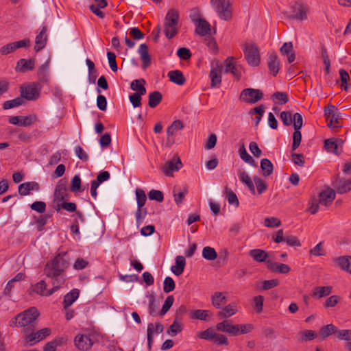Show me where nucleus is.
Returning a JSON list of instances; mask_svg holds the SVG:
<instances>
[{"mask_svg": "<svg viewBox=\"0 0 351 351\" xmlns=\"http://www.w3.org/2000/svg\"><path fill=\"white\" fill-rule=\"evenodd\" d=\"M182 330V324L178 321V313H176V317L172 324L169 327L167 332L171 336H176Z\"/></svg>", "mask_w": 351, "mask_h": 351, "instance_id": "e433bc0d", "label": "nucleus"}, {"mask_svg": "<svg viewBox=\"0 0 351 351\" xmlns=\"http://www.w3.org/2000/svg\"><path fill=\"white\" fill-rule=\"evenodd\" d=\"M137 206L139 208H143L147 200L145 191L141 189H136L135 191Z\"/></svg>", "mask_w": 351, "mask_h": 351, "instance_id": "49530a36", "label": "nucleus"}, {"mask_svg": "<svg viewBox=\"0 0 351 351\" xmlns=\"http://www.w3.org/2000/svg\"><path fill=\"white\" fill-rule=\"evenodd\" d=\"M213 313L208 310H194L190 313V317L195 319L208 321L211 319Z\"/></svg>", "mask_w": 351, "mask_h": 351, "instance_id": "bb28decb", "label": "nucleus"}, {"mask_svg": "<svg viewBox=\"0 0 351 351\" xmlns=\"http://www.w3.org/2000/svg\"><path fill=\"white\" fill-rule=\"evenodd\" d=\"M47 27H43L42 29L36 37L34 50L37 52L43 49L46 45L47 40Z\"/></svg>", "mask_w": 351, "mask_h": 351, "instance_id": "6ab92c4d", "label": "nucleus"}, {"mask_svg": "<svg viewBox=\"0 0 351 351\" xmlns=\"http://www.w3.org/2000/svg\"><path fill=\"white\" fill-rule=\"evenodd\" d=\"M237 312V305L234 302L228 304L222 307L221 311L217 313V316L220 318H226L235 315Z\"/></svg>", "mask_w": 351, "mask_h": 351, "instance_id": "b1692460", "label": "nucleus"}, {"mask_svg": "<svg viewBox=\"0 0 351 351\" xmlns=\"http://www.w3.org/2000/svg\"><path fill=\"white\" fill-rule=\"evenodd\" d=\"M243 53L244 56L250 65L256 66L260 64L261 58L259 49L255 43H245L243 45Z\"/></svg>", "mask_w": 351, "mask_h": 351, "instance_id": "39448f33", "label": "nucleus"}, {"mask_svg": "<svg viewBox=\"0 0 351 351\" xmlns=\"http://www.w3.org/2000/svg\"><path fill=\"white\" fill-rule=\"evenodd\" d=\"M148 197L150 200H155L158 202H162L164 200L163 193L159 190L152 189L148 193Z\"/></svg>", "mask_w": 351, "mask_h": 351, "instance_id": "603ef678", "label": "nucleus"}, {"mask_svg": "<svg viewBox=\"0 0 351 351\" xmlns=\"http://www.w3.org/2000/svg\"><path fill=\"white\" fill-rule=\"evenodd\" d=\"M271 98L275 104L278 105L285 104L289 101L287 94L284 92H276L272 95Z\"/></svg>", "mask_w": 351, "mask_h": 351, "instance_id": "79ce46f5", "label": "nucleus"}, {"mask_svg": "<svg viewBox=\"0 0 351 351\" xmlns=\"http://www.w3.org/2000/svg\"><path fill=\"white\" fill-rule=\"evenodd\" d=\"M50 217L51 215L49 214H45L39 216L36 220V228L38 231L40 232L45 229V226L47 224Z\"/></svg>", "mask_w": 351, "mask_h": 351, "instance_id": "8fccbe9b", "label": "nucleus"}, {"mask_svg": "<svg viewBox=\"0 0 351 351\" xmlns=\"http://www.w3.org/2000/svg\"><path fill=\"white\" fill-rule=\"evenodd\" d=\"M337 332V328L332 324L322 326L319 331V336L322 339H325L328 336Z\"/></svg>", "mask_w": 351, "mask_h": 351, "instance_id": "58836bf2", "label": "nucleus"}, {"mask_svg": "<svg viewBox=\"0 0 351 351\" xmlns=\"http://www.w3.org/2000/svg\"><path fill=\"white\" fill-rule=\"evenodd\" d=\"M34 60L33 59H20L16 65L15 70L16 72L25 73L32 71L34 69Z\"/></svg>", "mask_w": 351, "mask_h": 351, "instance_id": "f3484780", "label": "nucleus"}, {"mask_svg": "<svg viewBox=\"0 0 351 351\" xmlns=\"http://www.w3.org/2000/svg\"><path fill=\"white\" fill-rule=\"evenodd\" d=\"M39 189V184L36 182H27L21 184L18 190L21 195L25 196L29 195L32 191H38Z\"/></svg>", "mask_w": 351, "mask_h": 351, "instance_id": "412c9836", "label": "nucleus"}, {"mask_svg": "<svg viewBox=\"0 0 351 351\" xmlns=\"http://www.w3.org/2000/svg\"><path fill=\"white\" fill-rule=\"evenodd\" d=\"M138 53H139L143 62L142 68L145 69L151 64V56L149 53L147 45L145 43L141 44L138 49Z\"/></svg>", "mask_w": 351, "mask_h": 351, "instance_id": "aec40b11", "label": "nucleus"}, {"mask_svg": "<svg viewBox=\"0 0 351 351\" xmlns=\"http://www.w3.org/2000/svg\"><path fill=\"white\" fill-rule=\"evenodd\" d=\"M216 332L211 328H208L202 332H198L197 336L199 339L212 341L215 337Z\"/></svg>", "mask_w": 351, "mask_h": 351, "instance_id": "de8ad7c7", "label": "nucleus"}, {"mask_svg": "<svg viewBox=\"0 0 351 351\" xmlns=\"http://www.w3.org/2000/svg\"><path fill=\"white\" fill-rule=\"evenodd\" d=\"M60 288H56L53 286L52 289H47V284L45 280H40L36 283L34 287V291L42 296H49Z\"/></svg>", "mask_w": 351, "mask_h": 351, "instance_id": "2eb2a0df", "label": "nucleus"}, {"mask_svg": "<svg viewBox=\"0 0 351 351\" xmlns=\"http://www.w3.org/2000/svg\"><path fill=\"white\" fill-rule=\"evenodd\" d=\"M107 57L110 69L112 71L116 72L118 69L116 62V55L113 52L108 51L107 53Z\"/></svg>", "mask_w": 351, "mask_h": 351, "instance_id": "0e129e2a", "label": "nucleus"}, {"mask_svg": "<svg viewBox=\"0 0 351 351\" xmlns=\"http://www.w3.org/2000/svg\"><path fill=\"white\" fill-rule=\"evenodd\" d=\"M49 67V61L47 60L38 70V77L40 81L46 82L47 81V73Z\"/></svg>", "mask_w": 351, "mask_h": 351, "instance_id": "a19ab883", "label": "nucleus"}, {"mask_svg": "<svg viewBox=\"0 0 351 351\" xmlns=\"http://www.w3.org/2000/svg\"><path fill=\"white\" fill-rule=\"evenodd\" d=\"M339 75L341 81V88L346 91L348 89V81L350 80L348 73L344 69L339 70Z\"/></svg>", "mask_w": 351, "mask_h": 351, "instance_id": "5fc2aeb1", "label": "nucleus"}, {"mask_svg": "<svg viewBox=\"0 0 351 351\" xmlns=\"http://www.w3.org/2000/svg\"><path fill=\"white\" fill-rule=\"evenodd\" d=\"M210 300L215 308L221 309L226 304L227 298L222 292L217 291L211 295Z\"/></svg>", "mask_w": 351, "mask_h": 351, "instance_id": "4be33fe9", "label": "nucleus"}, {"mask_svg": "<svg viewBox=\"0 0 351 351\" xmlns=\"http://www.w3.org/2000/svg\"><path fill=\"white\" fill-rule=\"evenodd\" d=\"M185 265V258L182 256H178L176 257V265H173L171 267V271L175 275L180 276L183 273Z\"/></svg>", "mask_w": 351, "mask_h": 351, "instance_id": "c85d7f7f", "label": "nucleus"}, {"mask_svg": "<svg viewBox=\"0 0 351 351\" xmlns=\"http://www.w3.org/2000/svg\"><path fill=\"white\" fill-rule=\"evenodd\" d=\"M174 302V298L173 295H169L165 299V301L162 305L161 311L158 313L160 316H164L166 313L170 309Z\"/></svg>", "mask_w": 351, "mask_h": 351, "instance_id": "09e8293b", "label": "nucleus"}, {"mask_svg": "<svg viewBox=\"0 0 351 351\" xmlns=\"http://www.w3.org/2000/svg\"><path fill=\"white\" fill-rule=\"evenodd\" d=\"M202 256L208 261H214L217 257V254L213 247L206 246L202 250Z\"/></svg>", "mask_w": 351, "mask_h": 351, "instance_id": "a18cd8bd", "label": "nucleus"}, {"mask_svg": "<svg viewBox=\"0 0 351 351\" xmlns=\"http://www.w3.org/2000/svg\"><path fill=\"white\" fill-rule=\"evenodd\" d=\"M80 291L77 289H72L64 295L63 300L64 308H69L78 298Z\"/></svg>", "mask_w": 351, "mask_h": 351, "instance_id": "2f4dec72", "label": "nucleus"}, {"mask_svg": "<svg viewBox=\"0 0 351 351\" xmlns=\"http://www.w3.org/2000/svg\"><path fill=\"white\" fill-rule=\"evenodd\" d=\"M75 346L82 351H86L90 349L93 342L89 335L79 334L76 335L74 339Z\"/></svg>", "mask_w": 351, "mask_h": 351, "instance_id": "f8f14e48", "label": "nucleus"}, {"mask_svg": "<svg viewBox=\"0 0 351 351\" xmlns=\"http://www.w3.org/2000/svg\"><path fill=\"white\" fill-rule=\"evenodd\" d=\"M176 288L174 280L171 277H166L163 282V291L165 293L173 291Z\"/></svg>", "mask_w": 351, "mask_h": 351, "instance_id": "3c124183", "label": "nucleus"}, {"mask_svg": "<svg viewBox=\"0 0 351 351\" xmlns=\"http://www.w3.org/2000/svg\"><path fill=\"white\" fill-rule=\"evenodd\" d=\"M287 16L291 19L306 20L307 19L306 9L302 5L295 4L291 7V10L289 12H287Z\"/></svg>", "mask_w": 351, "mask_h": 351, "instance_id": "9d476101", "label": "nucleus"}, {"mask_svg": "<svg viewBox=\"0 0 351 351\" xmlns=\"http://www.w3.org/2000/svg\"><path fill=\"white\" fill-rule=\"evenodd\" d=\"M179 12L175 9H171L167 12L164 23V31L167 38H172L178 33Z\"/></svg>", "mask_w": 351, "mask_h": 351, "instance_id": "7ed1b4c3", "label": "nucleus"}, {"mask_svg": "<svg viewBox=\"0 0 351 351\" xmlns=\"http://www.w3.org/2000/svg\"><path fill=\"white\" fill-rule=\"evenodd\" d=\"M239 152L243 160L252 166H256L254 158L247 152L244 144L239 148Z\"/></svg>", "mask_w": 351, "mask_h": 351, "instance_id": "37998d69", "label": "nucleus"}, {"mask_svg": "<svg viewBox=\"0 0 351 351\" xmlns=\"http://www.w3.org/2000/svg\"><path fill=\"white\" fill-rule=\"evenodd\" d=\"M250 256L253 258V259L257 262H266L268 261L267 258L268 257V254L260 249H254L250 251Z\"/></svg>", "mask_w": 351, "mask_h": 351, "instance_id": "72a5a7b5", "label": "nucleus"}, {"mask_svg": "<svg viewBox=\"0 0 351 351\" xmlns=\"http://www.w3.org/2000/svg\"><path fill=\"white\" fill-rule=\"evenodd\" d=\"M324 148L328 152L333 153L336 155H340L342 149H339L337 145V142L335 141V138H330L324 141Z\"/></svg>", "mask_w": 351, "mask_h": 351, "instance_id": "f704fd0d", "label": "nucleus"}, {"mask_svg": "<svg viewBox=\"0 0 351 351\" xmlns=\"http://www.w3.org/2000/svg\"><path fill=\"white\" fill-rule=\"evenodd\" d=\"M157 308L158 305L156 302L155 298L152 295L149 300V313L151 316L154 317L158 314L156 312Z\"/></svg>", "mask_w": 351, "mask_h": 351, "instance_id": "e2e57ef3", "label": "nucleus"}, {"mask_svg": "<svg viewBox=\"0 0 351 351\" xmlns=\"http://www.w3.org/2000/svg\"><path fill=\"white\" fill-rule=\"evenodd\" d=\"M256 313L263 311L264 298L262 295H257L253 299Z\"/></svg>", "mask_w": 351, "mask_h": 351, "instance_id": "69168bd1", "label": "nucleus"}, {"mask_svg": "<svg viewBox=\"0 0 351 351\" xmlns=\"http://www.w3.org/2000/svg\"><path fill=\"white\" fill-rule=\"evenodd\" d=\"M167 76L171 82L178 85H183L186 82L183 73L180 70L171 71L168 73Z\"/></svg>", "mask_w": 351, "mask_h": 351, "instance_id": "7c9ffc66", "label": "nucleus"}, {"mask_svg": "<svg viewBox=\"0 0 351 351\" xmlns=\"http://www.w3.org/2000/svg\"><path fill=\"white\" fill-rule=\"evenodd\" d=\"M274 165L267 158H263L261 160V169L263 171V176L267 177L271 176L274 171Z\"/></svg>", "mask_w": 351, "mask_h": 351, "instance_id": "c9c22d12", "label": "nucleus"}, {"mask_svg": "<svg viewBox=\"0 0 351 351\" xmlns=\"http://www.w3.org/2000/svg\"><path fill=\"white\" fill-rule=\"evenodd\" d=\"M69 193L66 185L59 183L55 189L54 191V200L60 202L64 199H68Z\"/></svg>", "mask_w": 351, "mask_h": 351, "instance_id": "a878e982", "label": "nucleus"}, {"mask_svg": "<svg viewBox=\"0 0 351 351\" xmlns=\"http://www.w3.org/2000/svg\"><path fill=\"white\" fill-rule=\"evenodd\" d=\"M337 332L338 339L341 340L351 341V330H341Z\"/></svg>", "mask_w": 351, "mask_h": 351, "instance_id": "774afa93", "label": "nucleus"}, {"mask_svg": "<svg viewBox=\"0 0 351 351\" xmlns=\"http://www.w3.org/2000/svg\"><path fill=\"white\" fill-rule=\"evenodd\" d=\"M30 208L39 213H43L46 210V204L42 201H36L31 204Z\"/></svg>", "mask_w": 351, "mask_h": 351, "instance_id": "13d9d810", "label": "nucleus"}, {"mask_svg": "<svg viewBox=\"0 0 351 351\" xmlns=\"http://www.w3.org/2000/svg\"><path fill=\"white\" fill-rule=\"evenodd\" d=\"M216 329L218 331L227 332L234 336H237L238 335H239V324H230L228 320H224L221 322L217 324Z\"/></svg>", "mask_w": 351, "mask_h": 351, "instance_id": "ddd939ff", "label": "nucleus"}, {"mask_svg": "<svg viewBox=\"0 0 351 351\" xmlns=\"http://www.w3.org/2000/svg\"><path fill=\"white\" fill-rule=\"evenodd\" d=\"M210 3L219 17L229 21L232 17V11L230 0H211Z\"/></svg>", "mask_w": 351, "mask_h": 351, "instance_id": "20e7f679", "label": "nucleus"}, {"mask_svg": "<svg viewBox=\"0 0 351 351\" xmlns=\"http://www.w3.org/2000/svg\"><path fill=\"white\" fill-rule=\"evenodd\" d=\"M302 124L303 119L302 115L298 112L295 113L293 114V128L295 131L293 134L292 151L296 150L300 145L302 141L300 129L302 127Z\"/></svg>", "mask_w": 351, "mask_h": 351, "instance_id": "423d86ee", "label": "nucleus"}, {"mask_svg": "<svg viewBox=\"0 0 351 351\" xmlns=\"http://www.w3.org/2000/svg\"><path fill=\"white\" fill-rule=\"evenodd\" d=\"M264 225L269 228L279 227L281 225V221L274 217H266L264 220Z\"/></svg>", "mask_w": 351, "mask_h": 351, "instance_id": "4d7b16f0", "label": "nucleus"}, {"mask_svg": "<svg viewBox=\"0 0 351 351\" xmlns=\"http://www.w3.org/2000/svg\"><path fill=\"white\" fill-rule=\"evenodd\" d=\"M24 102L25 100L23 97H16L14 99L5 101L3 104V108L5 110L10 109L21 106Z\"/></svg>", "mask_w": 351, "mask_h": 351, "instance_id": "c03bdc74", "label": "nucleus"}, {"mask_svg": "<svg viewBox=\"0 0 351 351\" xmlns=\"http://www.w3.org/2000/svg\"><path fill=\"white\" fill-rule=\"evenodd\" d=\"M51 333V329L49 328H45L36 332H32L27 336V339L29 341H40Z\"/></svg>", "mask_w": 351, "mask_h": 351, "instance_id": "cd10ccee", "label": "nucleus"}, {"mask_svg": "<svg viewBox=\"0 0 351 351\" xmlns=\"http://www.w3.org/2000/svg\"><path fill=\"white\" fill-rule=\"evenodd\" d=\"M279 65L280 61L278 56L275 53L271 54L268 58V67L274 76H276L278 73L280 69Z\"/></svg>", "mask_w": 351, "mask_h": 351, "instance_id": "c756f323", "label": "nucleus"}, {"mask_svg": "<svg viewBox=\"0 0 351 351\" xmlns=\"http://www.w3.org/2000/svg\"><path fill=\"white\" fill-rule=\"evenodd\" d=\"M177 55L181 60H186L190 59L192 54L189 49L181 47L177 51Z\"/></svg>", "mask_w": 351, "mask_h": 351, "instance_id": "680f3d73", "label": "nucleus"}, {"mask_svg": "<svg viewBox=\"0 0 351 351\" xmlns=\"http://www.w3.org/2000/svg\"><path fill=\"white\" fill-rule=\"evenodd\" d=\"M287 244L291 247H300L301 246V243L300 240L293 235L287 236L285 237V241Z\"/></svg>", "mask_w": 351, "mask_h": 351, "instance_id": "338daca9", "label": "nucleus"}, {"mask_svg": "<svg viewBox=\"0 0 351 351\" xmlns=\"http://www.w3.org/2000/svg\"><path fill=\"white\" fill-rule=\"evenodd\" d=\"M191 21L196 25L195 33L201 36L210 35V25L205 19L201 18H193Z\"/></svg>", "mask_w": 351, "mask_h": 351, "instance_id": "1a4fd4ad", "label": "nucleus"}, {"mask_svg": "<svg viewBox=\"0 0 351 351\" xmlns=\"http://www.w3.org/2000/svg\"><path fill=\"white\" fill-rule=\"evenodd\" d=\"M182 167L181 160L178 156H174L171 160L165 163L162 171L167 176H171L173 171H178Z\"/></svg>", "mask_w": 351, "mask_h": 351, "instance_id": "6e6552de", "label": "nucleus"}, {"mask_svg": "<svg viewBox=\"0 0 351 351\" xmlns=\"http://www.w3.org/2000/svg\"><path fill=\"white\" fill-rule=\"evenodd\" d=\"M162 95L159 91H154L149 95L148 105L150 108L156 107L162 101Z\"/></svg>", "mask_w": 351, "mask_h": 351, "instance_id": "4c0bfd02", "label": "nucleus"}, {"mask_svg": "<svg viewBox=\"0 0 351 351\" xmlns=\"http://www.w3.org/2000/svg\"><path fill=\"white\" fill-rule=\"evenodd\" d=\"M223 66L221 65H217V66L212 68L210 72V77L211 80V86L214 87L219 85L221 82V73Z\"/></svg>", "mask_w": 351, "mask_h": 351, "instance_id": "393cba45", "label": "nucleus"}, {"mask_svg": "<svg viewBox=\"0 0 351 351\" xmlns=\"http://www.w3.org/2000/svg\"><path fill=\"white\" fill-rule=\"evenodd\" d=\"M333 186L339 194H345L351 191V178L348 180L338 178L333 182Z\"/></svg>", "mask_w": 351, "mask_h": 351, "instance_id": "4468645a", "label": "nucleus"}, {"mask_svg": "<svg viewBox=\"0 0 351 351\" xmlns=\"http://www.w3.org/2000/svg\"><path fill=\"white\" fill-rule=\"evenodd\" d=\"M263 97V93L261 90L252 88L243 89L240 95V99L247 104H256Z\"/></svg>", "mask_w": 351, "mask_h": 351, "instance_id": "0eeeda50", "label": "nucleus"}, {"mask_svg": "<svg viewBox=\"0 0 351 351\" xmlns=\"http://www.w3.org/2000/svg\"><path fill=\"white\" fill-rule=\"evenodd\" d=\"M331 291L332 287L330 286L317 287L313 290V295L321 298L322 297L329 295Z\"/></svg>", "mask_w": 351, "mask_h": 351, "instance_id": "ea45409f", "label": "nucleus"}, {"mask_svg": "<svg viewBox=\"0 0 351 351\" xmlns=\"http://www.w3.org/2000/svg\"><path fill=\"white\" fill-rule=\"evenodd\" d=\"M291 159L293 163L300 167H303L305 163L304 156L302 154H291Z\"/></svg>", "mask_w": 351, "mask_h": 351, "instance_id": "052dcab7", "label": "nucleus"}, {"mask_svg": "<svg viewBox=\"0 0 351 351\" xmlns=\"http://www.w3.org/2000/svg\"><path fill=\"white\" fill-rule=\"evenodd\" d=\"M66 255V252L59 253L45 265L44 274L51 280L52 285L56 288L60 289L65 282L64 274L69 265L65 258Z\"/></svg>", "mask_w": 351, "mask_h": 351, "instance_id": "f257e3e1", "label": "nucleus"}, {"mask_svg": "<svg viewBox=\"0 0 351 351\" xmlns=\"http://www.w3.org/2000/svg\"><path fill=\"white\" fill-rule=\"evenodd\" d=\"M280 119L285 126H289L292 123L293 124V117H292L291 114L289 111H282L280 115Z\"/></svg>", "mask_w": 351, "mask_h": 351, "instance_id": "6e6d98bb", "label": "nucleus"}, {"mask_svg": "<svg viewBox=\"0 0 351 351\" xmlns=\"http://www.w3.org/2000/svg\"><path fill=\"white\" fill-rule=\"evenodd\" d=\"M336 193L333 189H328L319 194V202L325 206H330L335 199Z\"/></svg>", "mask_w": 351, "mask_h": 351, "instance_id": "dca6fc26", "label": "nucleus"}, {"mask_svg": "<svg viewBox=\"0 0 351 351\" xmlns=\"http://www.w3.org/2000/svg\"><path fill=\"white\" fill-rule=\"evenodd\" d=\"M267 263V268L273 272L286 274L291 271V267L287 264L271 262L270 260H268Z\"/></svg>", "mask_w": 351, "mask_h": 351, "instance_id": "a211bd4d", "label": "nucleus"}, {"mask_svg": "<svg viewBox=\"0 0 351 351\" xmlns=\"http://www.w3.org/2000/svg\"><path fill=\"white\" fill-rule=\"evenodd\" d=\"M184 128V123L180 120H175L172 122V123L168 127L167 130V138L166 141L167 146H171L174 143V134L182 130Z\"/></svg>", "mask_w": 351, "mask_h": 351, "instance_id": "9b49d317", "label": "nucleus"}, {"mask_svg": "<svg viewBox=\"0 0 351 351\" xmlns=\"http://www.w3.org/2000/svg\"><path fill=\"white\" fill-rule=\"evenodd\" d=\"M38 315L39 312L36 308H29L23 313L18 314L14 317L15 320H12L10 322V326H13L14 325H16L24 328L27 326L29 328H30L32 326V324L35 322Z\"/></svg>", "mask_w": 351, "mask_h": 351, "instance_id": "f03ea898", "label": "nucleus"}, {"mask_svg": "<svg viewBox=\"0 0 351 351\" xmlns=\"http://www.w3.org/2000/svg\"><path fill=\"white\" fill-rule=\"evenodd\" d=\"M254 182L256 184L257 192L259 195L262 194L267 189V184L261 178L254 176Z\"/></svg>", "mask_w": 351, "mask_h": 351, "instance_id": "864d4df0", "label": "nucleus"}, {"mask_svg": "<svg viewBox=\"0 0 351 351\" xmlns=\"http://www.w3.org/2000/svg\"><path fill=\"white\" fill-rule=\"evenodd\" d=\"M71 190L72 192L81 191V179L79 175H75L71 180Z\"/></svg>", "mask_w": 351, "mask_h": 351, "instance_id": "bf43d9fd", "label": "nucleus"}, {"mask_svg": "<svg viewBox=\"0 0 351 351\" xmlns=\"http://www.w3.org/2000/svg\"><path fill=\"white\" fill-rule=\"evenodd\" d=\"M339 267L351 274V256H343L335 259Z\"/></svg>", "mask_w": 351, "mask_h": 351, "instance_id": "473e14b6", "label": "nucleus"}, {"mask_svg": "<svg viewBox=\"0 0 351 351\" xmlns=\"http://www.w3.org/2000/svg\"><path fill=\"white\" fill-rule=\"evenodd\" d=\"M21 95L23 98L27 100H34L38 95L39 93L36 87L34 85H28L25 88L21 87Z\"/></svg>", "mask_w": 351, "mask_h": 351, "instance_id": "5701e85b", "label": "nucleus"}]
</instances>
